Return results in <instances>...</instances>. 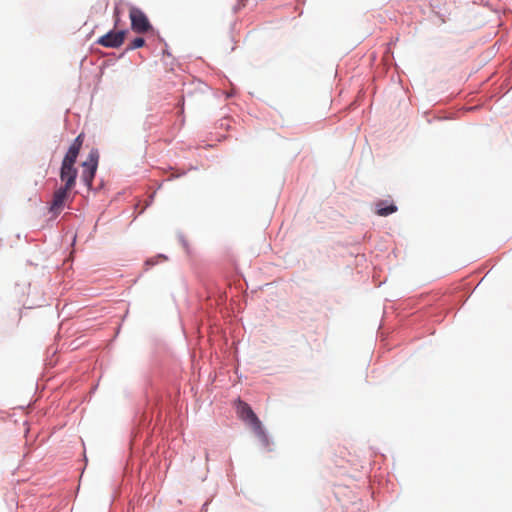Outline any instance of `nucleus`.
Masks as SVG:
<instances>
[{
  "label": "nucleus",
  "mask_w": 512,
  "mask_h": 512,
  "mask_svg": "<svg viewBox=\"0 0 512 512\" xmlns=\"http://www.w3.org/2000/svg\"><path fill=\"white\" fill-rule=\"evenodd\" d=\"M237 414L245 421L256 434V436L261 440V442L267 446L268 445V437L263 429L262 423L259 418L256 416L252 408L243 401H238L237 404Z\"/></svg>",
  "instance_id": "nucleus-1"
},
{
  "label": "nucleus",
  "mask_w": 512,
  "mask_h": 512,
  "mask_svg": "<svg viewBox=\"0 0 512 512\" xmlns=\"http://www.w3.org/2000/svg\"><path fill=\"white\" fill-rule=\"evenodd\" d=\"M129 18L131 21V28L134 32L143 34L152 30L146 14L139 8L132 6L129 9Z\"/></svg>",
  "instance_id": "nucleus-2"
},
{
  "label": "nucleus",
  "mask_w": 512,
  "mask_h": 512,
  "mask_svg": "<svg viewBox=\"0 0 512 512\" xmlns=\"http://www.w3.org/2000/svg\"><path fill=\"white\" fill-rule=\"evenodd\" d=\"M99 153L97 150H92L85 162H83L82 167L83 171L81 174V179L87 187H91L93 183V179L95 177V173L98 167Z\"/></svg>",
  "instance_id": "nucleus-3"
},
{
  "label": "nucleus",
  "mask_w": 512,
  "mask_h": 512,
  "mask_svg": "<svg viewBox=\"0 0 512 512\" xmlns=\"http://www.w3.org/2000/svg\"><path fill=\"white\" fill-rule=\"evenodd\" d=\"M72 189L61 186L53 193L52 201L50 203V212L55 216L59 215L64 209L67 202L72 201Z\"/></svg>",
  "instance_id": "nucleus-4"
},
{
  "label": "nucleus",
  "mask_w": 512,
  "mask_h": 512,
  "mask_svg": "<svg viewBox=\"0 0 512 512\" xmlns=\"http://www.w3.org/2000/svg\"><path fill=\"white\" fill-rule=\"evenodd\" d=\"M126 31H110L98 39V44L107 48L120 47L125 39Z\"/></svg>",
  "instance_id": "nucleus-5"
},
{
  "label": "nucleus",
  "mask_w": 512,
  "mask_h": 512,
  "mask_svg": "<svg viewBox=\"0 0 512 512\" xmlns=\"http://www.w3.org/2000/svg\"><path fill=\"white\" fill-rule=\"evenodd\" d=\"M82 144H83V134H79L75 138V140L73 141L71 146L69 147V149L62 161V165L66 164L67 166L74 167L77 157L79 155L80 149L82 147Z\"/></svg>",
  "instance_id": "nucleus-6"
},
{
  "label": "nucleus",
  "mask_w": 512,
  "mask_h": 512,
  "mask_svg": "<svg viewBox=\"0 0 512 512\" xmlns=\"http://www.w3.org/2000/svg\"><path fill=\"white\" fill-rule=\"evenodd\" d=\"M77 169L73 166L61 165L60 179L64 182V187L73 189L76 184Z\"/></svg>",
  "instance_id": "nucleus-7"
},
{
  "label": "nucleus",
  "mask_w": 512,
  "mask_h": 512,
  "mask_svg": "<svg viewBox=\"0 0 512 512\" xmlns=\"http://www.w3.org/2000/svg\"><path fill=\"white\" fill-rule=\"evenodd\" d=\"M397 211V207L394 204L386 205L385 201H379L376 204V214L379 216H388Z\"/></svg>",
  "instance_id": "nucleus-8"
},
{
  "label": "nucleus",
  "mask_w": 512,
  "mask_h": 512,
  "mask_svg": "<svg viewBox=\"0 0 512 512\" xmlns=\"http://www.w3.org/2000/svg\"><path fill=\"white\" fill-rule=\"evenodd\" d=\"M145 44V40L142 37L135 38L127 47L128 50H134L140 47H143Z\"/></svg>",
  "instance_id": "nucleus-9"
}]
</instances>
